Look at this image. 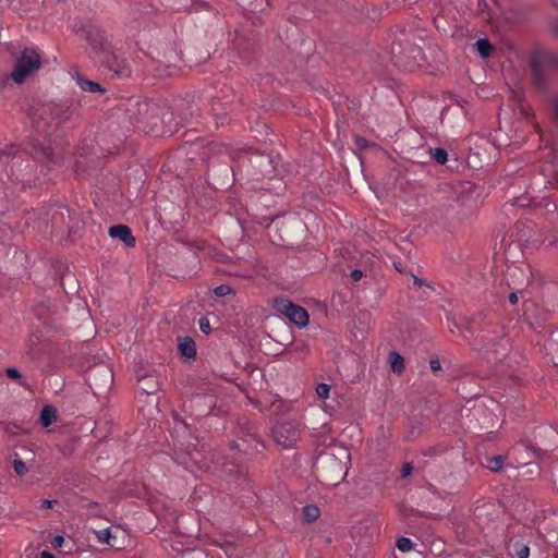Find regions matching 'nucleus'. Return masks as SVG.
<instances>
[{
	"instance_id": "11",
	"label": "nucleus",
	"mask_w": 558,
	"mask_h": 558,
	"mask_svg": "<svg viewBox=\"0 0 558 558\" xmlns=\"http://www.w3.org/2000/svg\"><path fill=\"white\" fill-rule=\"evenodd\" d=\"M158 380L153 375H145L138 378V390L143 393L151 395L158 389Z\"/></svg>"
},
{
	"instance_id": "25",
	"label": "nucleus",
	"mask_w": 558,
	"mask_h": 558,
	"mask_svg": "<svg viewBox=\"0 0 558 558\" xmlns=\"http://www.w3.org/2000/svg\"><path fill=\"white\" fill-rule=\"evenodd\" d=\"M396 546L400 551L407 553L412 549L413 542L408 537H400L397 539Z\"/></svg>"
},
{
	"instance_id": "13",
	"label": "nucleus",
	"mask_w": 558,
	"mask_h": 558,
	"mask_svg": "<svg viewBox=\"0 0 558 558\" xmlns=\"http://www.w3.org/2000/svg\"><path fill=\"white\" fill-rule=\"evenodd\" d=\"M19 153L20 147L15 144H10L3 148H0V162L9 163L17 156Z\"/></svg>"
},
{
	"instance_id": "4",
	"label": "nucleus",
	"mask_w": 558,
	"mask_h": 558,
	"mask_svg": "<svg viewBox=\"0 0 558 558\" xmlns=\"http://www.w3.org/2000/svg\"><path fill=\"white\" fill-rule=\"evenodd\" d=\"M274 307L299 327H305L308 324L310 317L307 311L292 303L287 298H276L274 300Z\"/></svg>"
},
{
	"instance_id": "22",
	"label": "nucleus",
	"mask_w": 558,
	"mask_h": 558,
	"mask_svg": "<svg viewBox=\"0 0 558 558\" xmlns=\"http://www.w3.org/2000/svg\"><path fill=\"white\" fill-rule=\"evenodd\" d=\"M251 162L259 166L260 168H267L270 166V159L266 155H255L254 159H251ZM266 172L267 169H260V173L265 174Z\"/></svg>"
},
{
	"instance_id": "36",
	"label": "nucleus",
	"mask_w": 558,
	"mask_h": 558,
	"mask_svg": "<svg viewBox=\"0 0 558 558\" xmlns=\"http://www.w3.org/2000/svg\"><path fill=\"white\" fill-rule=\"evenodd\" d=\"M363 276V271L361 269H354L351 271V278L354 281H359Z\"/></svg>"
},
{
	"instance_id": "28",
	"label": "nucleus",
	"mask_w": 558,
	"mask_h": 558,
	"mask_svg": "<svg viewBox=\"0 0 558 558\" xmlns=\"http://www.w3.org/2000/svg\"><path fill=\"white\" fill-rule=\"evenodd\" d=\"M232 292V289L228 284H220L215 289V294L217 296H226Z\"/></svg>"
},
{
	"instance_id": "9",
	"label": "nucleus",
	"mask_w": 558,
	"mask_h": 558,
	"mask_svg": "<svg viewBox=\"0 0 558 558\" xmlns=\"http://www.w3.org/2000/svg\"><path fill=\"white\" fill-rule=\"evenodd\" d=\"M203 403L205 405V409L198 410L197 412L193 413L195 415V417H199V416H204V415L210 413V411L214 407V402H213L211 398L208 399L201 395H195L189 401V405H186V403H185L184 407L190 409L193 412L195 408L202 405Z\"/></svg>"
},
{
	"instance_id": "35",
	"label": "nucleus",
	"mask_w": 558,
	"mask_h": 558,
	"mask_svg": "<svg viewBox=\"0 0 558 558\" xmlns=\"http://www.w3.org/2000/svg\"><path fill=\"white\" fill-rule=\"evenodd\" d=\"M57 504H58L57 500L44 499V500H41L40 506H41V508L50 509Z\"/></svg>"
},
{
	"instance_id": "40",
	"label": "nucleus",
	"mask_w": 558,
	"mask_h": 558,
	"mask_svg": "<svg viewBox=\"0 0 558 558\" xmlns=\"http://www.w3.org/2000/svg\"><path fill=\"white\" fill-rule=\"evenodd\" d=\"M40 558H56V556L47 550H44L40 555Z\"/></svg>"
},
{
	"instance_id": "23",
	"label": "nucleus",
	"mask_w": 558,
	"mask_h": 558,
	"mask_svg": "<svg viewBox=\"0 0 558 558\" xmlns=\"http://www.w3.org/2000/svg\"><path fill=\"white\" fill-rule=\"evenodd\" d=\"M430 154H432V157L433 159L439 163V165H444L446 163L447 159H448V154L447 151L444 149V148H440V147H437V148H434V149H430Z\"/></svg>"
},
{
	"instance_id": "41",
	"label": "nucleus",
	"mask_w": 558,
	"mask_h": 558,
	"mask_svg": "<svg viewBox=\"0 0 558 558\" xmlns=\"http://www.w3.org/2000/svg\"><path fill=\"white\" fill-rule=\"evenodd\" d=\"M414 283L421 286L423 284V280L421 278L414 277Z\"/></svg>"
},
{
	"instance_id": "33",
	"label": "nucleus",
	"mask_w": 558,
	"mask_h": 558,
	"mask_svg": "<svg viewBox=\"0 0 558 558\" xmlns=\"http://www.w3.org/2000/svg\"><path fill=\"white\" fill-rule=\"evenodd\" d=\"M64 543V537L61 536V535H57L54 536L52 539H51V545L53 548H59L63 545Z\"/></svg>"
},
{
	"instance_id": "24",
	"label": "nucleus",
	"mask_w": 558,
	"mask_h": 558,
	"mask_svg": "<svg viewBox=\"0 0 558 558\" xmlns=\"http://www.w3.org/2000/svg\"><path fill=\"white\" fill-rule=\"evenodd\" d=\"M95 535H96V538L99 543L101 544H110V539L112 537L111 535V532H110V529H104V530H99V531H95L94 532Z\"/></svg>"
},
{
	"instance_id": "5",
	"label": "nucleus",
	"mask_w": 558,
	"mask_h": 558,
	"mask_svg": "<svg viewBox=\"0 0 558 558\" xmlns=\"http://www.w3.org/2000/svg\"><path fill=\"white\" fill-rule=\"evenodd\" d=\"M300 428L293 422H281L272 428L274 440L286 449L294 447L300 439Z\"/></svg>"
},
{
	"instance_id": "26",
	"label": "nucleus",
	"mask_w": 558,
	"mask_h": 558,
	"mask_svg": "<svg viewBox=\"0 0 558 558\" xmlns=\"http://www.w3.org/2000/svg\"><path fill=\"white\" fill-rule=\"evenodd\" d=\"M330 386L324 383H320L316 387V392L319 398L327 399L329 397Z\"/></svg>"
},
{
	"instance_id": "44",
	"label": "nucleus",
	"mask_w": 558,
	"mask_h": 558,
	"mask_svg": "<svg viewBox=\"0 0 558 558\" xmlns=\"http://www.w3.org/2000/svg\"><path fill=\"white\" fill-rule=\"evenodd\" d=\"M556 365L558 366V363H556Z\"/></svg>"
},
{
	"instance_id": "7",
	"label": "nucleus",
	"mask_w": 558,
	"mask_h": 558,
	"mask_svg": "<svg viewBox=\"0 0 558 558\" xmlns=\"http://www.w3.org/2000/svg\"><path fill=\"white\" fill-rule=\"evenodd\" d=\"M31 119L34 128L40 133H48L57 130V128H54L53 111H51L50 102L36 108L33 111Z\"/></svg>"
},
{
	"instance_id": "15",
	"label": "nucleus",
	"mask_w": 558,
	"mask_h": 558,
	"mask_svg": "<svg viewBox=\"0 0 558 558\" xmlns=\"http://www.w3.org/2000/svg\"><path fill=\"white\" fill-rule=\"evenodd\" d=\"M77 84L84 92L89 93H104L105 89L96 82H93L88 78L77 76Z\"/></svg>"
},
{
	"instance_id": "12",
	"label": "nucleus",
	"mask_w": 558,
	"mask_h": 558,
	"mask_svg": "<svg viewBox=\"0 0 558 558\" xmlns=\"http://www.w3.org/2000/svg\"><path fill=\"white\" fill-rule=\"evenodd\" d=\"M57 420V410L52 405H45L41 409L39 422L44 427L50 426Z\"/></svg>"
},
{
	"instance_id": "2",
	"label": "nucleus",
	"mask_w": 558,
	"mask_h": 558,
	"mask_svg": "<svg viewBox=\"0 0 558 558\" xmlns=\"http://www.w3.org/2000/svg\"><path fill=\"white\" fill-rule=\"evenodd\" d=\"M391 52L396 57V62L409 70L422 66L425 60L422 49L409 41L405 43L404 47H402L401 43H395Z\"/></svg>"
},
{
	"instance_id": "1",
	"label": "nucleus",
	"mask_w": 558,
	"mask_h": 558,
	"mask_svg": "<svg viewBox=\"0 0 558 558\" xmlns=\"http://www.w3.org/2000/svg\"><path fill=\"white\" fill-rule=\"evenodd\" d=\"M93 50L95 52L93 58L112 73L111 77L125 78L130 76L131 69L128 63L124 60L118 59L117 56L101 44L94 46Z\"/></svg>"
},
{
	"instance_id": "34",
	"label": "nucleus",
	"mask_w": 558,
	"mask_h": 558,
	"mask_svg": "<svg viewBox=\"0 0 558 558\" xmlns=\"http://www.w3.org/2000/svg\"><path fill=\"white\" fill-rule=\"evenodd\" d=\"M429 366H430V369H432L434 373H436V372H438V371H440V369H441V365H440V362H439V360H438V359H432V360L429 361Z\"/></svg>"
},
{
	"instance_id": "10",
	"label": "nucleus",
	"mask_w": 558,
	"mask_h": 558,
	"mask_svg": "<svg viewBox=\"0 0 558 558\" xmlns=\"http://www.w3.org/2000/svg\"><path fill=\"white\" fill-rule=\"evenodd\" d=\"M178 348L182 356L186 359H194L196 356L195 341L190 337L179 338Z\"/></svg>"
},
{
	"instance_id": "16",
	"label": "nucleus",
	"mask_w": 558,
	"mask_h": 558,
	"mask_svg": "<svg viewBox=\"0 0 558 558\" xmlns=\"http://www.w3.org/2000/svg\"><path fill=\"white\" fill-rule=\"evenodd\" d=\"M304 522L311 523L319 518L320 509L316 505H306L302 509Z\"/></svg>"
},
{
	"instance_id": "27",
	"label": "nucleus",
	"mask_w": 558,
	"mask_h": 558,
	"mask_svg": "<svg viewBox=\"0 0 558 558\" xmlns=\"http://www.w3.org/2000/svg\"><path fill=\"white\" fill-rule=\"evenodd\" d=\"M13 469H14L15 473L20 476L25 475L27 472V468H26L25 463L20 459H15L13 461Z\"/></svg>"
},
{
	"instance_id": "31",
	"label": "nucleus",
	"mask_w": 558,
	"mask_h": 558,
	"mask_svg": "<svg viewBox=\"0 0 558 558\" xmlns=\"http://www.w3.org/2000/svg\"><path fill=\"white\" fill-rule=\"evenodd\" d=\"M5 374L11 379H20L22 377L20 371L15 367H8Z\"/></svg>"
},
{
	"instance_id": "3",
	"label": "nucleus",
	"mask_w": 558,
	"mask_h": 558,
	"mask_svg": "<svg viewBox=\"0 0 558 558\" xmlns=\"http://www.w3.org/2000/svg\"><path fill=\"white\" fill-rule=\"evenodd\" d=\"M40 68V57L38 52L32 48H25L21 57L16 60L14 70L11 73V78L22 84L26 77L34 71Z\"/></svg>"
},
{
	"instance_id": "18",
	"label": "nucleus",
	"mask_w": 558,
	"mask_h": 558,
	"mask_svg": "<svg viewBox=\"0 0 558 558\" xmlns=\"http://www.w3.org/2000/svg\"><path fill=\"white\" fill-rule=\"evenodd\" d=\"M474 47L476 49V51L478 52V54L483 58H487L490 56L492 51H493V46L492 44L489 43L488 39L486 38H481L478 39L475 44H474Z\"/></svg>"
},
{
	"instance_id": "20",
	"label": "nucleus",
	"mask_w": 558,
	"mask_h": 558,
	"mask_svg": "<svg viewBox=\"0 0 558 558\" xmlns=\"http://www.w3.org/2000/svg\"><path fill=\"white\" fill-rule=\"evenodd\" d=\"M505 465V458L502 456H494L486 459L485 466L493 471L498 472L500 471Z\"/></svg>"
},
{
	"instance_id": "6",
	"label": "nucleus",
	"mask_w": 558,
	"mask_h": 558,
	"mask_svg": "<svg viewBox=\"0 0 558 558\" xmlns=\"http://www.w3.org/2000/svg\"><path fill=\"white\" fill-rule=\"evenodd\" d=\"M51 111H53L54 128L72 126L78 119L75 107L66 102H50Z\"/></svg>"
},
{
	"instance_id": "43",
	"label": "nucleus",
	"mask_w": 558,
	"mask_h": 558,
	"mask_svg": "<svg viewBox=\"0 0 558 558\" xmlns=\"http://www.w3.org/2000/svg\"><path fill=\"white\" fill-rule=\"evenodd\" d=\"M174 420L180 422V420L178 418V415H174ZM181 423L185 426V423L183 421H181Z\"/></svg>"
},
{
	"instance_id": "38",
	"label": "nucleus",
	"mask_w": 558,
	"mask_h": 558,
	"mask_svg": "<svg viewBox=\"0 0 558 558\" xmlns=\"http://www.w3.org/2000/svg\"><path fill=\"white\" fill-rule=\"evenodd\" d=\"M508 299L509 302L513 305L518 303V295L514 292L510 293Z\"/></svg>"
},
{
	"instance_id": "8",
	"label": "nucleus",
	"mask_w": 558,
	"mask_h": 558,
	"mask_svg": "<svg viewBox=\"0 0 558 558\" xmlns=\"http://www.w3.org/2000/svg\"><path fill=\"white\" fill-rule=\"evenodd\" d=\"M109 235L111 238L120 239L125 246L133 247L135 245V238L132 234L131 229L125 225H117L109 228Z\"/></svg>"
},
{
	"instance_id": "37",
	"label": "nucleus",
	"mask_w": 558,
	"mask_h": 558,
	"mask_svg": "<svg viewBox=\"0 0 558 558\" xmlns=\"http://www.w3.org/2000/svg\"><path fill=\"white\" fill-rule=\"evenodd\" d=\"M553 108H554L555 116L558 119V93H557V96L555 97V99L553 100Z\"/></svg>"
},
{
	"instance_id": "17",
	"label": "nucleus",
	"mask_w": 558,
	"mask_h": 558,
	"mask_svg": "<svg viewBox=\"0 0 558 558\" xmlns=\"http://www.w3.org/2000/svg\"><path fill=\"white\" fill-rule=\"evenodd\" d=\"M531 70L534 77V81L539 87L544 86V78L542 73V65L538 61L537 57H533L531 60Z\"/></svg>"
},
{
	"instance_id": "39",
	"label": "nucleus",
	"mask_w": 558,
	"mask_h": 558,
	"mask_svg": "<svg viewBox=\"0 0 558 558\" xmlns=\"http://www.w3.org/2000/svg\"><path fill=\"white\" fill-rule=\"evenodd\" d=\"M356 143L361 148H365L367 146V142L364 138H357Z\"/></svg>"
},
{
	"instance_id": "19",
	"label": "nucleus",
	"mask_w": 558,
	"mask_h": 558,
	"mask_svg": "<svg viewBox=\"0 0 558 558\" xmlns=\"http://www.w3.org/2000/svg\"><path fill=\"white\" fill-rule=\"evenodd\" d=\"M98 373H101L104 375L105 386H110L112 384L113 375H112V372L107 367H101L99 369H95L94 372H92L88 375V380L96 381V376Z\"/></svg>"
},
{
	"instance_id": "42",
	"label": "nucleus",
	"mask_w": 558,
	"mask_h": 558,
	"mask_svg": "<svg viewBox=\"0 0 558 558\" xmlns=\"http://www.w3.org/2000/svg\"><path fill=\"white\" fill-rule=\"evenodd\" d=\"M327 460H329L331 463H336L337 465H339V463L336 461L335 458L332 457H326Z\"/></svg>"
},
{
	"instance_id": "14",
	"label": "nucleus",
	"mask_w": 558,
	"mask_h": 558,
	"mask_svg": "<svg viewBox=\"0 0 558 558\" xmlns=\"http://www.w3.org/2000/svg\"><path fill=\"white\" fill-rule=\"evenodd\" d=\"M388 360L393 373L401 374L404 371V359L402 357L401 354H399L396 351H392L389 353Z\"/></svg>"
},
{
	"instance_id": "21",
	"label": "nucleus",
	"mask_w": 558,
	"mask_h": 558,
	"mask_svg": "<svg viewBox=\"0 0 558 558\" xmlns=\"http://www.w3.org/2000/svg\"><path fill=\"white\" fill-rule=\"evenodd\" d=\"M85 508L88 510V518H104L105 511L99 502L97 501H89L86 504Z\"/></svg>"
},
{
	"instance_id": "29",
	"label": "nucleus",
	"mask_w": 558,
	"mask_h": 558,
	"mask_svg": "<svg viewBox=\"0 0 558 558\" xmlns=\"http://www.w3.org/2000/svg\"><path fill=\"white\" fill-rule=\"evenodd\" d=\"M517 558H529L530 556V548L526 545H521L517 547L515 550Z\"/></svg>"
},
{
	"instance_id": "32",
	"label": "nucleus",
	"mask_w": 558,
	"mask_h": 558,
	"mask_svg": "<svg viewBox=\"0 0 558 558\" xmlns=\"http://www.w3.org/2000/svg\"><path fill=\"white\" fill-rule=\"evenodd\" d=\"M412 471H413V465L411 463L403 464L402 470H401L402 477L410 476L412 474Z\"/></svg>"
},
{
	"instance_id": "30",
	"label": "nucleus",
	"mask_w": 558,
	"mask_h": 558,
	"mask_svg": "<svg viewBox=\"0 0 558 558\" xmlns=\"http://www.w3.org/2000/svg\"><path fill=\"white\" fill-rule=\"evenodd\" d=\"M199 329L205 335H208L211 331L210 323L206 317L199 319Z\"/></svg>"
}]
</instances>
